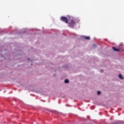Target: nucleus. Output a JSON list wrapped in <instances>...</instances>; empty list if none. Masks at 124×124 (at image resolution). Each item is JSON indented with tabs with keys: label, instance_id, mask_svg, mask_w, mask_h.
<instances>
[{
	"label": "nucleus",
	"instance_id": "f257e3e1",
	"mask_svg": "<svg viewBox=\"0 0 124 124\" xmlns=\"http://www.w3.org/2000/svg\"><path fill=\"white\" fill-rule=\"evenodd\" d=\"M68 24L69 27H70L71 28H73V27H74V25H75V21H74V20L72 19L69 21Z\"/></svg>",
	"mask_w": 124,
	"mask_h": 124
},
{
	"label": "nucleus",
	"instance_id": "f03ea898",
	"mask_svg": "<svg viewBox=\"0 0 124 124\" xmlns=\"http://www.w3.org/2000/svg\"><path fill=\"white\" fill-rule=\"evenodd\" d=\"M61 20L62 22H64L66 24H68V19L65 16H61Z\"/></svg>",
	"mask_w": 124,
	"mask_h": 124
},
{
	"label": "nucleus",
	"instance_id": "7ed1b4c3",
	"mask_svg": "<svg viewBox=\"0 0 124 124\" xmlns=\"http://www.w3.org/2000/svg\"><path fill=\"white\" fill-rule=\"evenodd\" d=\"M112 49H113V50L115 51V52H119L120 51V49L116 48L114 46L112 47Z\"/></svg>",
	"mask_w": 124,
	"mask_h": 124
},
{
	"label": "nucleus",
	"instance_id": "20e7f679",
	"mask_svg": "<svg viewBox=\"0 0 124 124\" xmlns=\"http://www.w3.org/2000/svg\"><path fill=\"white\" fill-rule=\"evenodd\" d=\"M84 38L87 40H90V39H91V38L89 36H84Z\"/></svg>",
	"mask_w": 124,
	"mask_h": 124
},
{
	"label": "nucleus",
	"instance_id": "39448f33",
	"mask_svg": "<svg viewBox=\"0 0 124 124\" xmlns=\"http://www.w3.org/2000/svg\"><path fill=\"white\" fill-rule=\"evenodd\" d=\"M64 83H65V84H67V83H69V80H68V79H65L64 80Z\"/></svg>",
	"mask_w": 124,
	"mask_h": 124
},
{
	"label": "nucleus",
	"instance_id": "423d86ee",
	"mask_svg": "<svg viewBox=\"0 0 124 124\" xmlns=\"http://www.w3.org/2000/svg\"><path fill=\"white\" fill-rule=\"evenodd\" d=\"M119 77L120 79H121L122 80H123V79H124V78L122 77V75L121 74H120L119 75Z\"/></svg>",
	"mask_w": 124,
	"mask_h": 124
},
{
	"label": "nucleus",
	"instance_id": "0eeeda50",
	"mask_svg": "<svg viewBox=\"0 0 124 124\" xmlns=\"http://www.w3.org/2000/svg\"><path fill=\"white\" fill-rule=\"evenodd\" d=\"M101 93L100 92V91H98L97 92V94L98 95H99V94H100Z\"/></svg>",
	"mask_w": 124,
	"mask_h": 124
},
{
	"label": "nucleus",
	"instance_id": "6e6552de",
	"mask_svg": "<svg viewBox=\"0 0 124 124\" xmlns=\"http://www.w3.org/2000/svg\"><path fill=\"white\" fill-rule=\"evenodd\" d=\"M101 72H103V70H101Z\"/></svg>",
	"mask_w": 124,
	"mask_h": 124
},
{
	"label": "nucleus",
	"instance_id": "1a4fd4ad",
	"mask_svg": "<svg viewBox=\"0 0 124 124\" xmlns=\"http://www.w3.org/2000/svg\"><path fill=\"white\" fill-rule=\"evenodd\" d=\"M28 61H30V59H28Z\"/></svg>",
	"mask_w": 124,
	"mask_h": 124
}]
</instances>
